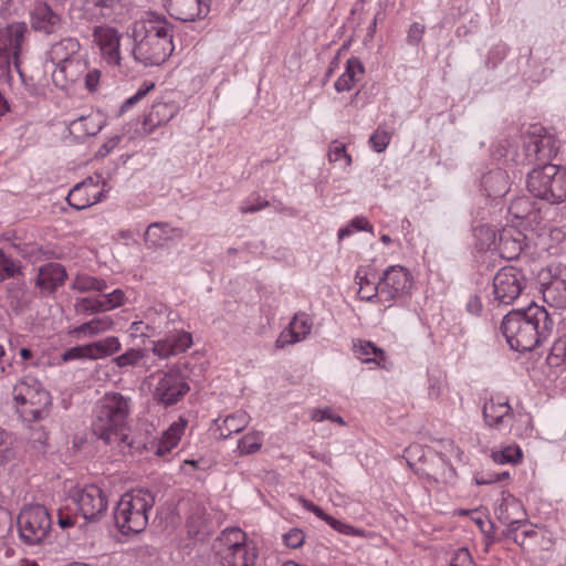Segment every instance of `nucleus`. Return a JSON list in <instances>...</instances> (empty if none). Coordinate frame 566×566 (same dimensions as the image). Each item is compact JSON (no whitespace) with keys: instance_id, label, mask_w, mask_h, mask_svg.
Wrapping results in <instances>:
<instances>
[{"instance_id":"nucleus-1","label":"nucleus","mask_w":566,"mask_h":566,"mask_svg":"<svg viewBox=\"0 0 566 566\" xmlns=\"http://www.w3.org/2000/svg\"><path fill=\"white\" fill-rule=\"evenodd\" d=\"M553 327V319L546 308L535 303L510 312L502 322V332L507 344L517 352L535 348L552 335Z\"/></svg>"},{"instance_id":"nucleus-2","label":"nucleus","mask_w":566,"mask_h":566,"mask_svg":"<svg viewBox=\"0 0 566 566\" xmlns=\"http://www.w3.org/2000/svg\"><path fill=\"white\" fill-rule=\"evenodd\" d=\"M129 402L118 392L106 394L98 409L93 432L106 444L122 452L132 447L128 427Z\"/></svg>"},{"instance_id":"nucleus-3","label":"nucleus","mask_w":566,"mask_h":566,"mask_svg":"<svg viewBox=\"0 0 566 566\" xmlns=\"http://www.w3.org/2000/svg\"><path fill=\"white\" fill-rule=\"evenodd\" d=\"M133 39L134 56L144 65H160L174 51L171 30L165 22H135Z\"/></svg>"},{"instance_id":"nucleus-4","label":"nucleus","mask_w":566,"mask_h":566,"mask_svg":"<svg viewBox=\"0 0 566 566\" xmlns=\"http://www.w3.org/2000/svg\"><path fill=\"white\" fill-rule=\"evenodd\" d=\"M155 496L146 490H133L123 494L115 507L114 518L123 534H138L148 524L149 511Z\"/></svg>"},{"instance_id":"nucleus-5","label":"nucleus","mask_w":566,"mask_h":566,"mask_svg":"<svg viewBox=\"0 0 566 566\" xmlns=\"http://www.w3.org/2000/svg\"><path fill=\"white\" fill-rule=\"evenodd\" d=\"M213 549L220 566H253L258 554L248 543L247 534L239 527H229L221 532L213 543Z\"/></svg>"},{"instance_id":"nucleus-6","label":"nucleus","mask_w":566,"mask_h":566,"mask_svg":"<svg viewBox=\"0 0 566 566\" xmlns=\"http://www.w3.org/2000/svg\"><path fill=\"white\" fill-rule=\"evenodd\" d=\"M527 188L535 197L551 203L566 200V170L556 165H544L528 174Z\"/></svg>"},{"instance_id":"nucleus-7","label":"nucleus","mask_w":566,"mask_h":566,"mask_svg":"<svg viewBox=\"0 0 566 566\" xmlns=\"http://www.w3.org/2000/svg\"><path fill=\"white\" fill-rule=\"evenodd\" d=\"M12 398L17 411L25 421H39L49 415L51 396L36 382H17L12 389Z\"/></svg>"},{"instance_id":"nucleus-8","label":"nucleus","mask_w":566,"mask_h":566,"mask_svg":"<svg viewBox=\"0 0 566 566\" xmlns=\"http://www.w3.org/2000/svg\"><path fill=\"white\" fill-rule=\"evenodd\" d=\"M51 525L48 510L40 504L25 506L18 515L19 536L29 546L42 544L50 534Z\"/></svg>"},{"instance_id":"nucleus-9","label":"nucleus","mask_w":566,"mask_h":566,"mask_svg":"<svg viewBox=\"0 0 566 566\" xmlns=\"http://www.w3.org/2000/svg\"><path fill=\"white\" fill-rule=\"evenodd\" d=\"M70 496L78 513L88 522L98 521L107 511L108 499L105 492L95 484L75 486L71 489Z\"/></svg>"},{"instance_id":"nucleus-10","label":"nucleus","mask_w":566,"mask_h":566,"mask_svg":"<svg viewBox=\"0 0 566 566\" xmlns=\"http://www.w3.org/2000/svg\"><path fill=\"white\" fill-rule=\"evenodd\" d=\"M25 31L27 25L23 22H13L0 29V65H3L4 71L9 73L10 64L13 62L20 77H22V73L19 69L18 57Z\"/></svg>"},{"instance_id":"nucleus-11","label":"nucleus","mask_w":566,"mask_h":566,"mask_svg":"<svg viewBox=\"0 0 566 566\" xmlns=\"http://www.w3.org/2000/svg\"><path fill=\"white\" fill-rule=\"evenodd\" d=\"M525 285L521 270L514 266L502 268L493 279L495 298L502 304H511L518 297Z\"/></svg>"},{"instance_id":"nucleus-12","label":"nucleus","mask_w":566,"mask_h":566,"mask_svg":"<svg viewBox=\"0 0 566 566\" xmlns=\"http://www.w3.org/2000/svg\"><path fill=\"white\" fill-rule=\"evenodd\" d=\"M188 391L189 385L186 382L180 370L170 369L159 377L153 396L161 405L171 406L178 402Z\"/></svg>"},{"instance_id":"nucleus-13","label":"nucleus","mask_w":566,"mask_h":566,"mask_svg":"<svg viewBox=\"0 0 566 566\" xmlns=\"http://www.w3.org/2000/svg\"><path fill=\"white\" fill-rule=\"evenodd\" d=\"M496 518L505 526L503 534L512 538L516 544L523 545L525 541H521L518 536L520 524L527 520V513L522 503L514 499L507 497L502 501L497 511Z\"/></svg>"},{"instance_id":"nucleus-14","label":"nucleus","mask_w":566,"mask_h":566,"mask_svg":"<svg viewBox=\"0 0 566 566\" xmlns=\"http://www.w3.org/2000/svg\"><path fill=\"white\" fill-rule=\"evenodd\" d=\"M87 71V62L83 59L57 64L52 72L53 84L62 90H71Z\"/></svg>"},{"instance_id":"nucleus-15","label":"nucleus","mask_w":566,"mask_h":566,"mask_svg":"<svg viewBox=\"0 0 566 566\" xmlns=\"http://www.w3.org/2000/svg\"><path fill=\"white\" fill-rule=\"evenodd\" d=\"M93 36L106 61L108 63L118 65L120 62L119 32L113 27L102 25L94 29Z\"/></svg>"},{"instance_id":"nucleus-16","label":"nucleus","mask_w":566,"mask_h":566,"mask_svg":"<svg viewBox=\"0 0 566 566\" xmlns=\"http://www.w3.org/2000/svg\"><path fill=\"white\" fill-rule=\"evenodd\" d=\"M169 14L181 21L203 18L208 11V0H165Z\"/></svg>"},{"instance_id":"nucleus-17","label":"nucleus","mask_w":566,"mask_h":566,"mask_svg":"<svg viewBox=\"0 0 566 566\" xmlns=\"http://www.w3.org/2000/svg\"><path fill=\"white\" fill-rule=\"evenodd\" d=\"M101 190L93 177L86 178L84 181L74 186L69 192L66 200L71 207L76 210L88 208L101 200Z\"/></svg>"},{"instance_id":"nucleus-18","label":"nucleus","mask_w":566,"mask_h":566,"mask_svg":"<svg viewBox=\"0 0 566 566\" xmlns=\"http://www.w3.org/2000/svg\"><path fill=\"white\" fill-rule=\"evenodd\" d=\"M30 23L35 31L51 34L60 29L61 17L48 3L38 2L30 13Z\"/></svg>"},{"instance_id":"nucleus-19","label":"nucleus","mask_w":566,"mask_h":566,"mask_svg":"<svg viewBox=\"0 0 566 566\" xmlns=\"http://www.w3.org/2000/svg\"><path fill=\"white\" fill-rule=\"evenodd\" d=\"M386 285L392 290V296L396 294L407 293L411 287V280L409 272L399 265L388 269L382 276Z\"/></svg>"},{"instance_id":"nucleus-20","label":"nucleus","mask_w":566,"mask_h":566,"mask_svg":"<svg viewBox=\"0 0 566 566\" xmlns=\"http://www.w3.org/2000/svg\"><path fill=\"white\" fill-rule=\"evenodd\" d=\"M80 42L73 38H66L54 44L50 51L52 62L57 64L67 63L69 61L81 60L78 56Z\"/></svg>"},{"instance_id":"nucleus-21","label":"nucleus","mask_w":566,"mask_h":566,"mask_svg":"<svg viewBox=\"0 0 566 566\" xmlns=\"http://www.w3.org/2000/svg\"><path fill=\"white\" fill-rule=\"evenodd\" d=\"M66 279L65 269L57 263H50L40 269L36 284L44 290L52 291L63 284Z\"/></svg>"},{"instance_id":"nucleus-22","label":"nucleus","mask_w":566,"mask_h":566,"mask_svg":"<svg viewBox=\"0 0 566 566\" xmlns=\"http://www.w3.org/2000/svg\"><path fill=\"white\" fill-rule=\"evenodd\" d=\"M187 426V421L185 419H179L177 422H174L164 433L158 442V448L156 450V454L164 455L168 453L179 442L185 429Z\"/></svg>"},{"instance_id":"nucleus-23","label":"nucleus","mask_w":566,"mask_h":566,"mask_svg":"<svg viewBox=\"0 0 566 566\" xmlns=\"http://www.w3.org/2000/svg\"><path fill=\"white\" fill-rule=\"evenodd\" d=\"M87 359L96 360L108 357L120 349V342L117 337L111 336L101 340L86 344Z\"/></svg>"},{"instance_id":"nucleus-24","label":"nucleus","mask_w":566,"mask_h":566,"mask_svg":"<svg viewBox=\"0 0 566 566\" xmlns=\"http://www.w3.org/2000/svg\"><path fill=\"white\" fill-rule=\"evenodd\" d=\"M311 326L306 319H301L300 316H295L290 323L289 331L281 333L276 340L277 347H284L287 344L296 343L303 339L310 333Z\"/></svg>"},{"instance_id":"nucleus-25","label":"nucleus","mask_w":566,"mask_h":566,"mask_svg":"<svg viewBox=\"0 0 566 566\" xmlns=\"http://www.w3.org/2000/svg\"><path fill=\"white\" fill-rule=\"evenodd\" d=\"M364 73L363 64L357 59L347 61L346 71L335 82V88L338 92L349 91L356 81V76Z\"/></svg>"},{"instance_id":"nucleus-26","label":"nucleus","mask_w":566,"mask_h":566,"mask_svg":"<svg viewBox=\"0 0 566 566\" xmlns=\"http://www.w3.org/2000/svg\"><path fill=\"white\" fill-rule=\"evenodd\" d=\"M544 300L554 307H566V281L554 280L543 291Z\"/></svg>"},{"instance_id":"nucleus-27","label":"nucleus","mask_w":566,"mask_h":566,"mask_svg":"<svg viewBox=\"0 0 566 566\" xmlns=\"http://www.w3.org/2000/svg\"><path fill=\"white\" fill-rule=\"evenodd\" d=\"M511 407L507 401H495L491 399L483 407V416L489 426H496L503 418L509 416Z\"/></svg>"},{"instance_id":"nucleus-28","label":"nucleus","mask_w":566,"mask_h":566,"mask_svg":"<svg viewBox=\"0 0 566 566\" xmlns=\"http://www.w3.org/2000/svg\"><path fill=\"white\" fill-rule=\"evenodd\" d=\"M356 283L358 284V295L361 300L370 301L377 295L375 276L369 279V272L366 269H359L357 271Z\"/></svg>"},{"instance_id":"nucleus-29","label":"nucleus","mask_w":566,"mask_h":566,"mask_svg":"<svg viewBox=\"0 0 566 566\" xmlns=\"http://www.w3.org/2000/svg\"><path fill=\"white\" fill-rule=\"evenodd\" d=\"M113 324L114 322L109 316L97 317L80 325L75 332L92 337L109 331Z\"/></svg>"},{"instance_id":"nucleus-30","label":"nucleus","mask_w":566,"mask_h":566,"mask_svg":"<svg viewBox=\"0 0 566 566\" xmlns=\"http://www.w3.org/2000/svg\"><path fill=\"white\" fill-rule=\"evenodd\" d=\"M125 301V293L122 290H114L113 292L108 293L106 295V301H95L91 302L88 300H83V302L90 303V305H86L85 308H90L92 311H99V310H113L124 304Z\"/></svg>"},{"instance_id":"nucleus-31","label":"nucleus","mask_w":566,"mask_h":566,"mask_svg":"<svg viewBox=\"0 0 566 566\" xmlns=\"http://www.w3.org/2000/svg\"><path fill=\"white\" fill-rule=\"evenodd\" d=\"M355 350L357 353V357L365 363L376 361L377 364H380V361L385 359L382 349L376 347L370 342L360 340L355 345Z\"/></svg>"},{"instance_id":"nucleus-32","label":"nucleus","mask_w":566,"mask_h":566,"mask_svg":"<svg viewBox=\"0 0 566 566\" xmlns=\"http://www.w3.org/2000/svg\"><path fill=\"white\" fill-rule=\"evenodd\" d=\"M247 426L244 416H230L227 417L220 426H218V437L226 439L233 432L242 431Z\"/></svg>"},{"instance_id":"nucleus-33","label":"nucleus","mask_w":566,"mask_h":566,"mask_svg":"<svg viewBox=\"0 0 566 566\" xmlns=\"http://www.w3.org/2000/svg\"><path fill=\"white\" fill-rule=\"evenodd\" d=\"M73 289L78 292L98 291L103 292L106 289V283L103 280H98L94 276L80 274L77 275L72 284Z\"/></svg>"},{"instance_id":"nucleus-34","label":"nucleus","mask_w":566,"mask_h":566,"mask_svg":"<svg viewBox=\"0 0 566 566\" xmlns=\"http://www.w3.org/2000/svg\"><path fill=\"white\" fill-rule=\"evenodd\" d=\"M523 453L520 447L509 446L500 451L492 452V459L499 464H516L522 460Z\"/></svg>"},{"instance_id":"nucleus-35","label":"nucleus","mask_w":566,"mask_h":566,"mask_svg":"<svg viewBox=\"0 0 566 566\" xmlns=\"http://www.w3.org/2000/svg\"><path fill=\"white\" fill-rule=\"evenodd\" d=\"M261 438L259 433H247L241 438L238 443V450L240 454H252L260 450Z\"/></svg>"},{"instance_id":"nucleus-36","label":"nucleus","mask_w":566,"mask_h":566,"mask_svg":"<svg viewBox=\"0 0 566 566\" xmlns=\"http://www.w3.org/2000/svg\"><path fill=\"white\" fill-rule=\"evenodd\" d=\"M509 211L516 219H525L533 211V205L528 198H516L511 202Z\"/></svg>"},{"instance_id":"nucleus-37","label":"nucleus","mask_w":566,"mask_h":566,"mask_svg":"<svg viewBox=\"0 0 566 566\" xmlns=\"http://www.w3.org/2000/svg\"><path fill=\"white\" fill-rule=\"evenodd\" d=\"M144 356L145 353L142 349L130 348L124 354L114 358V361L119 368H124L127 366L136 365L140 359L144 358Z\"/></svg>"},{"instance_id":"nucleus-38","label":"nucleus","mask_w":566,"mask_h":566,"mask_svg":"<svg viewBox=\"0 0 566 566\" xmlns=\"http://www.w3.org/2000/svg\"><path fill=\"white\" fill-rule=\"evenodd\" d=\"M166 227L160 223H153L148 226L145 232V240L151 245H158L167 238Z\"/></svg>"},{"instance_id":"nucleus-39","label":"nucleus","mask_w":566,"mask_h":566,"mask_svg":"<svg viewBox=\"0 0 566 566\" xmlns=\"http://www.w3.org/2000/svg\"><path fill=\"white\" fill-rule=\"evenodd\" d=\"M119 0H84L88 9L97 10L104 17L109 15Z\"/></svg>"},{"instance_id":"nucleus-40","label":"nucleus","mask_w":566,"mask_h":566,"mask_svg":"<svg viewBox=\"0 0 566 566\" xmlns=\"http://www.w3.org/2000/svg\"><path fill=\"white\" fill-rule=\"evenodd\" d=\"M328 157L331 161L339 163L344 166H348L350 164V157L347 155L345 146L337 142L333 143Z\"/></svg>"},{"instance_id":"nucleus-41","label":"nucleus","mask_w":566,"mask_h":566,"mask_svg":"<svg viewBox=\"0 0 566 566\" xmlns=\"http://www.w3.org/2000/svg\"><path fill=\"white\" fill-rule=\"evenodd\" d=\"M532 144L534 146L533 150L536 155L543 154V157H551L553 154H556V151L551 147V137H533Z\"/></svg>"},{"instance_id":"nucleus-42","label":"nucleus","mask_w":566,"mask_h":566,"mask_svg":"<svg viewBox=\"0 0 566 566\" xmlns=\"http://www.w3.org/2000/svg\"><path fill=\"white\" fill-rule=\"evenodd\" d=\"M522 247L517 241H513L512 245L510 244V238L506 234L501 235L500 238V250L503 255L507 259H514L518 255Z\"/></svg>"},{"instance_id":"nucleus-43","label":"nucleus","mask_w":566,"mask_h":566,"mask_svg":"<svg viewBox=\"0 0 566 566\" xmlns=\"http://www.w3.org/2000/svg\"><path fill=\"white\" fill-rule=\"evenodd\" d=\"M19 272V266L13 260L6 256L3 251L0 249V280L13 276Z\"/></svg>"},{"instance_id":"nucleus-44","label":"nucleus","mask_w":566,"mask_h":566,"mask_svg":"<svg viewBox=\"0 0 566 566\" xmlns=\"http://www.w3.org/2000/svg\"><path fill=\"white\" fill-rule=\"evenodd\" d=\"M305 535L300 528H292L283 534V542L290 548L301 547L304 543Z\"/></svg>"},{"instance_id":"nucleus-45","label":"nucleus","mask_w":566,"mask_h":566,"mask_svg":"<svg viewBox=\"0 0 566 566\" xmlns=\"http://www.w3.org/2000/svg\"><path fill=\"white\" fill-rule=\"evenodd\" d=\"M518 536L521 541H525L523 545H520L523 548L532 545L534 539L537 537V532L535 531V527L528 523V520H526L525 523L520 524Z\"/></svg>"},{"instance_id":"nucleus-46","label":"nucleus","mask_w":566,"mask_h":566,"mask_svg":"<svg viewBox=\"0 0 566 566\" xmlns=\"http://www.w3.org/2000/svg\"><path fill=\"white\" fill-rule=\"evenodd\" d=\"M174 347L175 346L172 345L171 339L167 338L165 340L157 342L153 348V352L160 358H167L169 356L178 354Z\"/></svg>"},{"instance_id":"nucleus-47","label":"nucleus","mask_w":566,"mask_h":566,"mask_svg":"<svg viewBox=\"0 0 566 566\" xmlns=\"http://www.w3.org/2000/svg\"><path fill=\"white\" fill-rule=\"evenodd\" d=\"M170 339L172 342V345L175 346V350H177L178 354L188 349L192 344L191 334L187 332H181Z\"/></svg>"},{"instance_id":"nucleus-48","label":"nucleus","mask_w":566,"mask_h":566,"mask_svg":"<svg viewBox=\"0 0 566 566\" xmlns=\"http://www.w3.org/2000/svg\"><path fill=\"white\" fill-rule=\"evenodd\" d=\"M449 566H473L471 554L467 548H459L452 556Z\"/></svg>"},{"instance_id":"nucleus-49","label":"nucleus","mask_w":566,"mask_h":566,"mask_svg":"<svg viewBox=\"0 0 566 566\" xmlns=\"http://www.w3.org/2000/svg\"><path fill=\"white\" fill-rule=\"evenodd\" d=\"M551 358L556 361H566V335L558 338L552 346Z\"/></svg>"},{"instance_id":"nucleus-50","label":"nucleus","mask_w":566,"mask_h":566,"mask_svg":"<svg viewBox=\"0 0 566 566\" xmlns=\"http://www.w3.org/2000/svg\"><path fill=\"white\" fill-rule=\"evenodd\" d=\"M389 140H390V136L385 130H377L370 137V143L373 144V147L377 153L384 151L385 148L387 147Z\"/></svg>"},{"instance_id":"nucleus-51","label":"nucleus","mask_w":566,"mask_h":566,"mask_svg":"<svg viewBox=\"0 0 566 566\" xmlns=\"http://www.w3.org/2000/svg\"><path fill=\"white\" fill-rule=\"evenodd\" d=\"M87 359L86 345L74 346L62 354V360Z\"/></svg>"},{"instance_id":"nucleus-52","label":"nucleus","mask_w":566,"mask_h":566,"mask_svg":"<svg viewBox=\"0 0 566 566\" xmlns=\"http://www.w3.org/2000/svg\"><path fill=\"white\" fill-rule=\"evenodd\" d=\"M329 526H332L337 532L345 534V535H355V536H364L365 533L361 530L355 528L352 525L342 523L340 521L336 520L335 517L331 521Z\"/></svg>"},{"instance_id":"nucleus-53","label":"nucleus","mask_w":566,"mask_h":566,"mask_svg":"<svg viewBox=\"0 0 566 566\" xmlns=\"http://www.w3.org/2000/svg\"><path fill=\"white\" fill-rule=\"evenodd\" d=\"M84 74H85V87L91 92L96 91L97 85L99 83V78H101V72L95 69V70L88 71V72H85Z\"/></svg>"},{"instance_id":"nucleus-54","label":"nucleus","mask_w":566,"mask_h":566,"mask_svg":"<svg viewBox=\"0 0 566 566\" xmlns=\"http://www.w3.org/2000/svg\"><path fill=\"white\" fill-rule=\"evenodd\" d=\"M153 87H154V84L146 87L145 90H139L134 96H132L125 101V103L122 105V111H124L126 107L133 105L134 103H136L137 101L143 98Z\"/></svg>"},{"instance_id":"nucleus-55","label":"nucleus","mask_w":566,"mask_h":566,"mask_svg":"<svg viewBox=\"0 0 566 566\" xmlns=\"http://www.w3.org/2000/svg\"><path fill=\"white\" fill-rule=\"evenodd\" d=\"M312 513H314L318 518L325 521L328 525L331 524V521L334 518L333 516L326 514L322 509L315 505L313 507Z\"/></svg>"},{"instance_id":"nucleus-56","label":"nucleus","mask_w":566,"mask_h":566,"mask_svg":"<svg viewBox=\"0 0 566 566\" xmlns=\"http://www.w3.org/2000/svg\"><path fill=\"white\" fill-rule=\"evenodd\" d=\"M9 446L10 442L7 433L2 429H0V454L7 451Z\"/></svg>"},{"instance_id":"nucleus-57","label":"nucleus","mask_w":566,"mask_h":566,"mask_svg":"<svg viewBox=\"0 0 566 566\" xmlns=\"http://www.w3.org/2000/svg\"><path fill=\"white\" fill-rule=\"evenodd\" d=\"M352 226H354L357 230L367 229L369 223L365 219H357L352 222Z\"/></svg>"},{"instance_id":"nucleus-58","label":"nucleus","mask_w":566,"mask_h":566,"mask_svg":"<svg viewBox=\"0 0 566 566\" xmlns=\"http://www.w3.org/2000/svg\"><path fill=\"white\" fill-rule=\"evenodd\" d=\"M313 418L315 420H322L324 418H329L328 416V409H325V410H317L313 413Z\"/></svg>"},{"instance_id":"nucleus-59","label":"nucleus","mask_w":566,"mask_h":566,"mask_svg":"<svg viewBox=\"0 0 566 566\" xmlns=\"http://www.w3.org/2000/svg\"><path fill=\"white\" fill-rule=\"evenodd\" d=\"M502 476H507V473L497 474L496 478L493 480H476V483L478 484L492 483V482L499 481Z\"/></svg>"},{"instance_id":"nucleus-60","label":"nucleus","mask_w":566,"mask_h":566,"mask_svg":"<svg viewBox=\"0 0 566 566\" xmlns=\"http://www.w3.org/2000/svg\"><path fill=\"white\" fill-rule=\"evenodd\" d=\"M59 524L64 528V527L73 525V522L70 517H66V518H60Z\"/></svg>"},{"instance_id":"nucleus-61","label":"nucleus","mask_w":566,"mask_h":566,"mask_svg":"<svg viewBox=\"0 0 566 566\" xmlns=\"http://www.w3.org/2000/svg\"><path fill=\"white\" fill-rule=\"evenodd\" d=\"M20 356L23 358V359H29L31 356H32V353L30 349L28 348H21L20 350Z\"/></svg>"},{"instance_id":"nucleus-62","label":"nucleus","mask_w":566,"mask_h":566,"mask_svg":"<svg viewBox=\"0 0 566 566\" xmlns=\"http://www.w3.org/2000/svg\"><path fill=\"white\" fill-rule=\"evenodd\" d=\"M302 502H303L304 507H305L307 511H311V512H312V511H313V507H315V504H313L312 502H308V501H305V500H303Z\"/></svg>"},{"instance_id":"nucleus-63","label":"nucleus","mask_w":566,"mask_h":566,"mask_svg":"<svg viewBox=\"0 0 566 566\" xmlns=\"http://www.w3.org/2000/svg\"><path fill=\"white\" fill-rule=\"evenodd\" d=\"M347 233H349L348 229H342L338 234L339 239H343Z\"/></svg>"},{"instance_id":"nucleus-64","label":"nucleus","mask_w":566,"mask_h":566,"mask_svg":"<svg viewBox=\"0 0 566 566\" xmlns=\"http://www.w3.org/2000/svg\"><path fill=\"white\" fill-rule=\"evenodd\" d=\"M381 241H382L384 243H386V244H387V243H389L391 240H390V238H389L387 234H384V235L381 237Z\"/></svg>"}]
</instances>
